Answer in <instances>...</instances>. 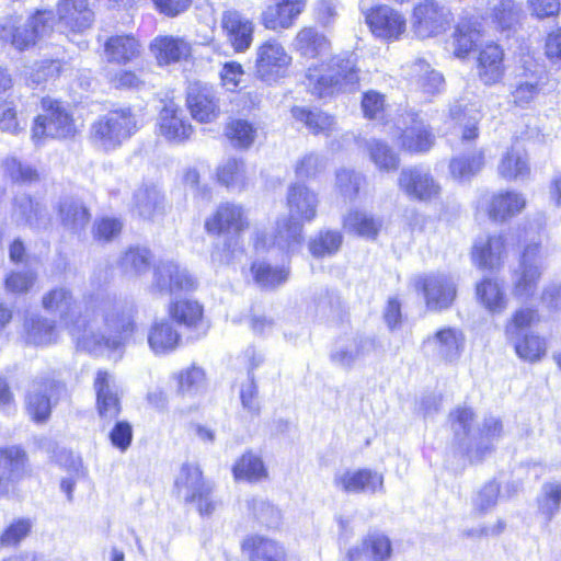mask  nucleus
Instances as JSON below:
<instances>
[{"label": "nucleus", "instance_id": "obj_1", "mask_svg": "<svg viewBox=\"0 0 561 561\" xmlns=\"http://www.w3.org/2000/svg\"><path fill=\"white\" fill-rule=\"evenodd\" d=\"M105 301L98 310L87 309L81 317L72 294L65 287L49 290L42 299L44 309L58 312L77 345L88 352L116 350L135 330L131 311Z\"/></svg>", "mask_w": 561, "mask_h": 561}, {"label": "nucleus", "instance_id": "obj_2", "mask_svg": "<svg viewBox=\"0 0 561 561\" xmlns=\"http://www.w3.org/2000/svg\"><path fill=\"white\" fill-rule=\"evenodd\" d=\"M319 197L302 184H294L287 192L289 218L277 222L273 244L286 252L297 251L304 242V224L317 217Z\"/></svg>", "mask_w": 561, "mask_h": 561}, {"label": "nucleus", "instance_id": "obj_3", "mask_svg": "<svg viewBox=\"0 0 561 561\" xmlns=\"http://www.w3.org/2000/svg\"><path fill=\"white\" fill-rule=\"evenodd\" d=\"M306 84L318 98L354 92L359 87V68L352 54H339L321 67H310Z\"/></svg>", "mask_w": 561, "mask_h": 561}, {"label": "nucleus", "instance_id": "obj_4", "mask_svg": "<svg viewBox=\"0 0 561 561\" xmlns=\"http://www.w3.org/2000/svg\"><path fill=\"white\" fill-rule=\"evenodd\" d=\"M139 128V121L129 107L110 111L91 126V140L103 151L122 146Z\"/></svg>", "mask_w": 561, "mask_h": 561}, {"label": "nucleus", "instance_id": "obj_5", "mask_svg": "<svg viewBox=\"0 0 561 561\" xmlns=\"http://www.w3.org/2000/svg\"><path fill=\"white\" fill-rule=\"evenodd\" d=\"M53 23L51 11H37L23 23L12 19L0 26V39L10 42L19 50H23L34 45L37 39L48 35L53 31Z\"/></svg>", "mask_w": 561, "mask_h": 561}, {"label": "nucleus", "instance_id": "obj_6", "mask_svg": "<svg viewBox=\"0 0 561 561\" xmlns=\"http://www.w3.org/2000/svg\"><path fill=\"white\" fill-rule=\"evenodd\" d=\"M291 61L293 57L284 45L270 38L255 49L254 73L260 80L273 83L287 76Z\"/></svg>", "mask_w": 561, "mask_h": 561}, {"label": "nucleus", "instance_id": "obj_7", "mask_svg": "<svg viewBox=\"0 0 561 561\" xmlns=\"http://www.w3.org/2000/svg\"><path fill=\"white\" fill-rule=\"evenodd\" d=\"M44 114L38 115L32 128V138L34 141L50 138H68L76 133V127L71 115L61 106L58 101L43 99Z\"/></svg>", "mask_w": 561, "mask_h": 561}, {"label": "nucleus", "instance_id": "obj_8", "mask_svg": "<svg viewBox=\"0 0 561 561\" xmlns=\"http://www.w3.org/2000/svg\"><path fill=\"white\" fill-rule=\"evenodd\" d=\"M451 12L437 0H420L413 8L411 25L419 38L442 34L451 22Z\"/></svg>", "mask_w": 561, "mask_h": 561}, {"label": "nucleus", "instance_id": "obj_9", "mask_svg": "<svg viewBox=\"0 0 561 561\" xmlns=\"http://www.w3.org/2000/svg\"><path fill=\"white\" fill-rule=\"evenodd\" d=\"M413 286L423 294L427 309L433 311L448 309L457 295L453 277L443 273L417 275Z\"/></svg>", "mask_w": 561, "mask_h": 561}, {"label": "nucleus", "instance_id": "obj_10", "mask_svg": "<svg viewBox=\"0 0 561 561\" xmlns=\"http://www.w3.org/2000/svg\"><path fill=\"white\" fill-rule=\"evenodd\" d=\"M250 227L247 210L239 204L222 203L206 219L205 229L211 234H227L238 238Z\"/></svg>", "mask_w": 561, "mask_h": 561}, {"label": "nucleus", "instance_id": "obj_11", "mask_svg": "<svg viewBox=\"0 0 561 561\" xmlns=\"http://www.w3.org/2000/svg\"><path fill=\"white\" fill-rule=\"evenodd\" d=\"M366 22L373 35L385 42L400 39L407 30L404 15L387 4L373 8L366 14Z\"/></svg>", "mask_w": 561, "mask_h": 561}, {"label": "nucleus", "instance_id": "obj_12", "mask_svg": "<svg viewBox=\"0 0 561 561\" xmlns=\"http://www.w3.org/2000/svg\"><path fill=\"white\" fill-rule=\"evenodd\" d=\"M398 185L409 198L421 202H431L437 198L442 191L431 172L421 167L402 169Z\"/></svg>", "mask_w": 561, "mask_h": 561}, {"label": "nucleus", "instance_id": "obj_13", "mask_svg": "<svg viewBox=\"0 0 561 561\" xmlns=\"http://www.w3.org/2000/svg\"><path fill=\"white\" fill-rule=\"evenodd\" d=\"M542 271V257L539 244H528L522 255L519 268L514 274L513 294L516 297L527 298L537 287Z\"/></svg>", "mask_w": 561, "mask_h": 561}, {"label": "nucleus", "instance_id": "obj_14", "mask_svg": "<svg viewBox=\"0 0 561 561\" xmlns=\"http://www.w3.org/2000/svg\"><path fill=\"white\" fill-rule=\"evenodd\" d=\"M61 385L51 378H38L32 381L26 396V410L35 422H45L51 412Z\"/></svg>", "mask_w": 561, "mask_h": 561}, {"label": "nucleus", "instance_id": "obj_15", "mask_svg": "<svg viewBox=\"0 0 561 561\" xmlns=\"http://www.w3.org/2000/svg\"><path fill=\"white\" fill-rule=\"evenodd\" d=\"M93 388L96 394V410L102 421L111 423L121 413V390L115 377L107 370H99Z\"/></svg>", "mask_w": 561, "mask_h": 561}, {"label": "nucleus", "instance_id": "obj_16", "mask_svg": "<svg viewBox=\"0 0 561 561\" xmlns=\"http://www.w3.org/2000/svg\"><path fill=\"white\" fill-rule=\"evenodd\" d=\"M333 485L347 494L383 492V476L370 469L344 470L335 473Z\"/></svg>", "mask_w": 561, "mask_h": 561}, {"label": "nucleus", "instance_id": "obj_17", "mask_svg": "<svg viewBox=\"0 0 561 561\" xmlns=\"http://www.w3.org/2000/svg\"><path fill=\"white\" fill-rule=\"evenodd\" d=\"M466 337L457 328H443L425 340L432 355L444 363H456L465 348Z\"/></svg>", "mask_w": 561, "mask_h": 561}, {"label": "nucleus", "instance_id": "obj_18", "mask_svg": "<svg viewBox=\"0 0 561 561\" xmlns=\"http://www.w3.org/2000/svg\"><path fill=\"white\" fill-rule=\"evenodd\" d=\"M57 16L62 32L83 33L94 22V12L88 0H59Z\"/></svg>", "mask_w": 561, "mask_h": 561}, {"label": "nucleus", "instance_id": "obj_19", "mask_svg": "<svg viewBox=\"0 0 561 561\" xmlns=\"http://www.w3.org/2000/svg\"><path fill=\"white\" fill-rule=\"evenodd\" d=\"M525 206L524 195L515 191L500 192L492 195L484 194L478 204V207L485 209L489 217L494 221H504L519 214Z\"/></svg>", "mask_w": 561, "mask_h": 561}, {"label": "nucleus", "instance_id": "obj_20", "mask_svg": "<svg viewBox=\"0 0 561 561\" xmlns=\"http://www.w3.org/2000/svg\"><path fill=\"white\" fill-rule=\"evenodd\" d=\"M186 102L192 117L199 123H210L219 116L218 99L213 89L206 84L199 82L190 84Z\"/></svg>", "mask_w": 561, "mask_h": 561}, {"label": "nucleus", "instance_id": "obj_21", "mask_svg": "<svg viewBox=\"0 0 561 561\" xmlns=\"http://www.w3.org/2000/svg\"><path fill=\"white\" fill-rule=\"evenodd\" d=\"M195 287V279L185 268L173 262H160L153 271L152 288L161 294H171L176 290H191Z\"/></svg>", "mask_w": 561, "mask_h": 561}, {"label": "nucleus", "instance_id": "obj_22", "mask_svg": "<svg viewBox=\"0 0 561 561\" xmlns=\"http://www.w3.org/2000/svg\"><path fill=\"white\" fill-rule=\"evenodd\" d=\"M402 125L401 145L405 150L425 152L433 147L435 137L419 114L408 113Z\"/></svg>", "mask_w": 561, "mask_h": 561}, {"label": "nucleus", "instance_id": "obj_23", "mask_svg": "<svg viewBox=\"0 0 561 561\" xmlns=\"http://www.w3.org/2000/svg\"><path fill=\"white\" fill-rule=\"evenodd\" d=\"M159 131L170 141L182 142L191 137L193 127L183 110L171 102L160 112Z\"/></svg>", "mask_w": 561, "mask_h": 561}, {"label": "nucleus", "instance_id": "obj_24", "mask_svg": "<svg viewBox=\"0 0 561 561\" xmlns=\"http://www.w3.org/2000/svg\"><path fill=\"white\" fill-rule=\"evenodd\" d=\"M545 80L546 76L539 67L523 68L522 72L516 75L511 91L513 103L522 107L531 103L545 87Z\"/></svg>", "mask_w": 561, "mask_h": 561}, {"label": "nucleus", "instance_id": "obj_25", "mask_svg": "<svg viewBox=\"0 0 561 561\" xmlns=\"http://www.w3.org/2000/svg\"><path fill=\"white\" fill-rule=\"evenodd\" d=\"M405 76L416 84L424 93L433 95L444 89L445 80L440 72L436 71L423 58H415L403 67Z\"/></svg>", "mask_w": 561, "mask_h": 561}, {"label": "nucleus", "instance_id": "obj_26", "mask_svg": "<svg viewBox=\"0 0 561 561\" xmlns=\"http://www.w3.org/2000/svg\"><path fill=\"white\" fill-rule=\"evenodd\" d=\"M291 47L302 58L314 59L330 51L331 42L316 27L305 26L297 32Z\"/></svg>", "mask_w": 561, "mask_h": 561}, {"label": "nucleus", "instance_id": "obj_27", "mask_svg": "<svg viewBox=\"0 0 561 561\" xmlns=\"http://www.w3.org/2000/svg\"><path fill=\"white\" fill-rule=\"evenodd\" d=\"M27 465L25 451L18 446L0 448V495L8 491L9 482L21 479Z\"/></svg>", "mask_w": 561, "mask_h": 561}, {"label": "nucleus", "instance_id": "obj_28", "mask_svg": "<svg viewBox=\"0 0 561 561\" xmlns=\"http://www.w3.org/2000/svg\"><path fill=\"white\" fill-rule=\"evenodd\" d=\"M505 242L502 236L478 240L472 249V260L480 268L494 270L502 265L505 256Z\"/></svg>", "mask_w": 561, "mask_h": 561}, {"label": "nucleus", "instance_id": "obj_29", "mask_svg": "<svg viewBox=\"0 0 561 561\" xmlns=\"http://www.w3.org/2000/svg\"><path fill=\"white\" fill-rule=\"evenodd\" d=\"M228 39L238 51L248 49L252 43L253 24L237 11H227L221 19Z\"/></svg>", "mask_w": 561, "mask_h": 561}, {"label": "nucleus", "instance_id": "obj_30", "mask_svg": "<svg viewBox=\"0 0 561 561\" xmlns=\"http://www.w3.org/2000/svg\"><path fill=\"white\" fill-rule=\"evenodd\" d=\"M164 195L156 184L140 186L134 195V210L147 220H153L164 213Z\"/></svg>", "mask_w": 561, "mask_h": 561}, {"label": "nucleus", "instance_id": "obj_31", "mask_svg": "<svg viewBox=\"0 0 561 561\" xmlns=\"http://www.w3.org/2000/svg\"><path fill=\"white\" fill-rule=\"evenodd\" d=\"M150 350L156 355H165L174 352L181 342L180 333L172 323L165 319L154 321L147 335Z\"/></svg>", "mask_w": 561, "mask_h": 561}, {"label": "nucleus", "instance_id": "obj_32", "mask_svg": "<svg viewBox=\"0 0 561 561\" xmlns=\"http://www.w3.org/2000/svg\"><path fill=\"white\" fill-rule=\"evenodd\" d=\"M373 347L374 341L370 339L348 337L339 340L331 352V360L341 367L350 368Z\"/></svg>", "mask_w": 561, "mask_h": 561}, {"label": "nucleus", "instance_id": "obj_33", "mask_svg": "<svg viewBox=\"0 0 561 561\" xmlns=\"http://www.w3.org/2000/svg\"><path fill=\"white\" fill-rule=\"evenodd\" d=\"M175 488L178 494L186 502L195 501L197 496H204L209 491L199 468L190 463L182 466L175 480Z\"/></svg>", "mask_w": 561, "mask_h": 561}, {"label": "nucleus", "instance_id": "obj_34", "mask_svg": "<svg viewBox=\"0 0 561 561\" xmlns=\"http://www.w3.org/2000/svg\"><path fill=\"white\" fill-rule=\"evenodd\" d=\"M151 50L159 65H169L186 59L191 54V46L180 37L160 36L152 42Z\"/></svg>", "mask_w": 561, "mask_h": 561}, {"label": "nucleus", "instance_id": "obj_35", "mask_svg": "<svg viewBox=\"0 0 561 561\" xmlns=\"http://www.w3.org/2000/svg\"><path fill=\"white\" fill-rule=\"evenodd\" d=\"M478 73L484 84H494L504 75L503 50L500 46L486 45L479 54Z\"/></svg>", "mask_w": 561, "mask_h": 561}, {"label": "nucleus", "instance_id": "obj_36", "mask_svg": "<svg viewBox=\"0 0 561 561\" xmlns=\"http://www.w3.org/2000/svg\"><path fill=\"white\" fill-rule=\"evenodd\" d=\"M252 561H285L286 551L276 540L262 536H250L242 543Z\"/></svg>", "mask_w": 561, "mask_h": 561}, {"label": "nucleus", "instance_id": "obj_37", "mask_svg": "<svg viewBox=\"0 0 561 561\" xmlns=\"http://www.w3.org/2000/svg\"><path fill=\"white\" fill-rule=\"evenodd\" d=\"M23 334L26 343L48 345L56 341L57 332L53 321L36 314L27 313L23 322Z\"/></svg>", "mask_w": 561, "mask_h": 561}, {"label": "nucleus", "instance_id": "obj_38", "mask_svg": "<svg viewBox=\"0 0 561 561\" xmlns=\"http://www.w3.org/2000/svg\"><path fill=\"white\" fill-rule=\"evenodd\" d=\"M271 1L261 15L264 27L274 32L290 28L301 12L283 1Z\"/></svg>", "mask_w": 561, "mask_h": 561}, {"label": "nucleus", "instance_id": "obj_39", "mask_svg": "<svg viewBox=\"0 0 561 561\" xmlns=\"http://www.w3.org/2000/svg\"><path fill=\"white\" fill-rule=\"evenodd\" d=\"M141 51L139 42L131 35L111 36L104 44L105 57L110 62L127 64Z\"/></svg>", "mask_w": 561, "mask_h": 561}, {"label": "nucleus", "instance_id": "obj_40", "mask_svg": "<svg viewBox=\"0 0 561 561\" xmlns=\"http://www.w3.org/2000/svg\"><path fill=\"white\" fill-rule=\"evenodd\" d=\"M362 554L368 561H389L392 554L391 541L385 535L368 536L359 547L348 550L347 558L350 561H358Z\"/></svg>", "mask_w": 561, "mask_h": 561}, {"label": "nucleus", "instance_id": "obj_41", "mask_svg": "<svg viewBox=\"0 0 561 561\" xmlns=\"http://www.w3.org/2000/svg\"><path fill=\"white\" fill-rule=\"evenodd\" d=\"M480 23L474 16H461L454 33L455 55L459 58L467 56L480 39Z\"/></svg>", "mask_w": 561, "mask_h": 561}, {"label": "nucleus", "instance_id": "obj_42", "mask_svg": "<svg viewBox=\"0 0 561 561\" xmlns=\"http://www.w3.org/2000/svg\"><path fill=\"white\" fill-rule=\"evenodd\" d=\"M478 301L491 313H501L507 307L503 284L495 278H484L476 286Z\"/></svg>", "mask_w": 561, "mask_h": 561}, {"label": "nucleus", "instance_id": "obj_43", "mask_svg": "<svg viewBox=\"0 0 561 561\" xmlns=\"http://www.w3.org/2000/svg\"><path fill=\"white\" fill-rule=\"evenodd\" d=\"M61 225L72 231L80 232L90 221L91 215L83 203L73 197H66L58 205Z\"/></svg>", "mask_w": 561, "mask_h": 561}, {"label": "nucleus", "instance_id": "obj_44", "mask_svg": "<svg viewBox=\"0 0 561 561\" xmlns=\"http://www.w3.org/2000/svg\"><path fill=\"white\" fill-rule=\"evenodd\" d=\"M499 174L506 180L525 178L530 172L528 156L519 144H514L502 157L497 167Z\"/></svg>", "mask_w": 561, "mask_h": 561}, {"label": "nucleus", "instance_id": "obj_45", "mask_svg": "<svg viewBox=\"0 0 561 561\" xmlns=\"http://www.w3.org/2000/svg\"><path fill=\"white\" fill-rule=\"evenodd\" d=\"M170 317L190 330L203 329V307L196 300L179 299L169 306Z\"/></svg>", "mask_w": 561, "mask_h": 561}, {"label": "nucleus", "instance_id": "obj_46", "mask_svg": "<svg viewBox=\"0 0 561 561\" xmlns=\"http://www.w3.org/2000/svg\"><path fill=\"white\" fill-rule=\"evenodd\" d=\"M343 227L356 236L375 239L382 227V221L367 211L355 209L345 215Z\"/></svg>", "mask_w": 561, "mask_h": 561}, {"label": "nucleus", "instance_id": "obj_47", "mask_svg": "<svg viewBox=\"0 0 561 561\" xmlns=\"http://www.w3.org/2000/svg\"><path fill=\"white\" fill-rule=\"evenodd\" d=\"M291 114L295 119L304 123L309 131L314 135L322 134L329 136L335 130V118L320 110H308L297 106L291 110Z\"/></svg>", "mask_w": 561, "mask_h": 561}, {"label": "nucleus", "instance_id": "obj_48", "mask_svg": "<svg viewBox=\"0 0 561 561\" xmlns=\"http://www.w3.org/2000/svg\"><path fill=\"white\" fill-rule=\"evenodd\" d=\"M237 480L259 482L267 478V470L262 459L252 453H247L233 466Z\"/></svg>", "mask_w": 561, "mask_h": 561}, {"label": "nucleus", "instance_id": "obj_49", "mask_svg": "<svg viewBox=\"0 0 561 561\" xmlns=\"http://www.w3.org/2000/svg\"><path fill=\"white\" fill-rule=\"evenodd\" d=\"M484 157L481 150H473L469 156H459L449 163L450 174L456 180H468L483 168Z\"/></svg>", "mask_w": 561, "mask_h": 561}, {"label": "nucleus", "instance_id": "obj_50", "mask_svg": "<svg viewBox=\"0 0 561 561\" xmlns=\"http://www.w3.org/2000/svg\"><path fill=\"white\" fill-rule=\"evenodd\" d=\"M516 354L524 360L534 363L540 360L546 355V342L535 334H523L511 339Z\"/></svg>", "mask_w": 561, "mask_h": 561}, {"label": "nucleus", "instance_id": "obj_51", "mask_svg": "<svg viewBox=\"0 0 561 561\" xmlns=\"http://www.w3.org/2000/svg\"><path fill=\"white\" fill-rule=\"evenodd\" d=\"M225 134L234 148L248 149L253 145L257 130L250 122L239 118L227 124Z\"/></svg>", "mask_w": 561, "mask_h": 561}, {"label": "nucleus", "instance_id": "obj_52", "mask_svg": "<svg viewBox=\"0 0 561 561\" xmlns=\"http://www.w3.org/2000/svg\"><path fill=\"white\" fill-rule=\"evenodd\" d=\"M343 242V236L336 230H321L309 241V251L314 257L335 254Z\"/></svg>", "mask_w": 561, "mask_h": 561}, {"label": "nucleus", "instance_id": "obj_53", "mask_svg": "<svg viewBox=\"0 0 561 561\" xmlns=\"http://www.w3.org/2000/svg\"><path fill=\"white\" fill-rule=\"evenodd\" d=\"M218 181L230 188H242L247 183L244 162L236 158L224 161L217 169Z\"/></svg>", "mask_w": 561, "mask_h": 561}, {"label": "nucleus", "instance_id": "obj_54", "mask_svg": "<svg viewBox=\"0 0 561 561\" xmlns=\"http://www.w3.org/2000/svg\"><path fill=\"white\" fill-rule=\"evenodd\" d=\"M561 506V482L548 481L542 484L540 494L538 496V510L546 517L551 520L559 512Z\"/></svg>", "mask_w": 561, "mask_h": 561}, {"label": "nucleus", "instance_id": "obj_55", "mask_svg": "<svg viewBox=\"0 0 561 561\" xmlns=\"http://www.w3.org/2000/svg\"><path fill=\"white\" fill-rule=\"evenodd\" d=\"M176 391L180 394H194L205 386V371L196 365H191L173 375Z\"/></svg>", "mask_w": 561, "mask_h": 561}, {"label": "nucleus", "instance_id": "obj_56", "mask_svg": "<svg viewBox=\"0 0 561 561\" xmlns=\"http://www.w3.org/2000/svg\"><path fill=\"white\" fill-rule=\"evenodd\" d=\"M15 215L33 228H41L47 224V211L28 196L16 199Z\"/></svg>", "mask_w": 561, "mask_h": 561}, {"label": "nucleus", "instance_id": "obj_57", "mask_svg": "<svg viewBox=\"0 0 561 561\" xmlns=\"http://www.w3.org/2000/svg\"><path fill=\"white\" fill-rule=\"evenodd\" d=\"M251 270L256 284L264 288L279 286L288 278V271L285 267H273L264 262L253 263Z\"/></svg>", "mask_w": 561, "mask_h": 561}, {"label": "nucleus", "instance_id": "obj_58", "mask_svg": "<svg viewBox=\"0 0 561 561\" xmlns=\"http://www.w3.org/2000/svg\"><path fill=\"white\" fill-rule=\"evenodd\" d=\"M522 15V5L514 0H501L493 9L494 21L502 30L515 27Z\"/></svg>", "mask_w": 561, "mask_h": 561}, {"label": "nucleus", "instance_id": "obj_59", "mask_svg": "<svg viewBox=\"0 0 561 561\" xmlns=\"http://www.w3.org/2000/svg\"><path fill=\"white\" fill-rule=\"evenodd\" d=\"M450 117L462 126V139L471 140L478 137L479 114L476 110H469L460 103L450 107Z\"/></svg>", "mask_w": 561, "mask_h": 561}, {"label": "nucleus", "instance_id": "obj_60", "mask_svg": "<svg viewBox=\"0 0 561 561\" xmlns=\"http://www.w3.org/2000/svg\"><path fill=\"white\" fill-rule=\"evenodd\" d=\"M367 149L378 169L392 171L399 167L398 156L385 142L371 139L367 142Z\"/></svg>", "mask_w": 561, "mask_h": 561}, {"label": "nucleus", "instance_id": "obj_61", "mask_svg": "<svg viewBox=\"0 0 561 561\" xmlns=\"http://www.w3.org/2000/svg\"><path fill=\"white\" fill-rule=\"evenodd\" d=\"M150 253L147 249H129L121 259V266L127 274H140L147 270Z\"/></svg>", "mask_w": 561, "mask_h": 561}, {"label": "nucleus", "instance_id": "obj_62", "mask_svg": "<svg viewBox=\"0 0 561 561\" xmlns=\"http://www.w3.org/2000/svg\"><path fill=\"white\" fill-rule=\"evenodd\" d=\"M500 493V485L495 481L485 483L476 494L473 506L480 513L494 507Z\"/></svg>", "mask_w": 561, "mask_h": 561}, {"label": "nucleus", "instance_id": "obj_63", "mask_svg": "<svg viewBox=\"0 0 561 561\" xmlns=\"http://www.w3.org/2000/svg\"><path fill=\"white\" fill-rule=\"evenodd\" d=\"M36 274L32 271L11 272L5 278V289L13 294H24L32 288Z\"/></svg>", "mask_w": 561, "mask_h": 561}, {"label": "nucleus", "instance_id": "obj_64", "mask_svg": "<svg viewBox=\"0 0 561 561\" xmlns=\"http://www.w3.org/2000/svg\"><path fill=\"white\" fill-rule=\"evenodd\" d=\"M122 227L119 219L103 217L94 222L93 234L100 241H111L121 233Z\"/></svg>", "mask_w": 561, "mask_h": 561}]
</instances>
